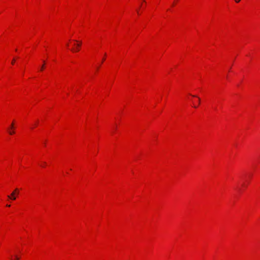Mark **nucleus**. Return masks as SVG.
<instances>
[{"mask_svg": "<svg viewBox=\"0 0 260 260\" xmlns=\"http://www.w3.org/2000/svg\"><path fill=\"white\" fill-rule=\"evenodd\" d=\"M19 257L17 255H15L16 260H19Z\"/></svg>", "mask_w": 260, "mask_h": 260, "instance_id": "obj_5", "label": "nucleus"}, {"mask_svg": "<svg viewBox=\"0 0 260 260\" xmlns=\"http://www.w3.org/2000/svg\"><path fill=\"white\" fill-rule=\"evenodd\" d=\"M15 193H18V189L17 188L15 189V190L11 193L10 196H8V198L13 200H16V198L14 196V195H15Z\"/></svg>", "mask_w": 260, "mask_h": 260, "instance_id": "obj_1", "label": "nucleus"}, {"mask_svg": "<svg viewBox=\"0 0 260 260\" xmlns=\"http://www.w3.org/2000/svg\"><path fill=\"white\" fill-rule=\"evenodd\" d=\"M105 60L104 58H103V61Z\"/></svg>", "mask_w": 260, "mask_h": 260, "instance_id": "obj_15", "label": "nucleus"}, {"mask_svg": "<svg viewBox=\"0 0 260 260\" xmlns=\"http://www.w3.org/2000/svg\"><path fill=\"white\" fill-rule=\"evenodd\" d=\"M9 133L10 135H13L15 133V132L14 131H9Z\"/></svg>", "mask_w": 260, "mask_h": 260, "instance_id": "obj_3", "label": "nucleus"}, {"mask_svg": "<svg viewBox=\"0 0 260 260\" xmlns=\"http://www.w3.org/2000/svg\"><path fill=\"white\" fill-rule=\"evenodd\" d=\"M45 164V162H44V164H43V167H44Z\"/></svg>", "mask_w": 260, "mask_h": 260, "instance_id": "obj_12", "label": "nucleus"}, {"mask_svg": "<svg viewBox=\"0 0 260 260\" xmlns=\"http://www.w3.org/2000/svg\"><path fill=\"white\" fill-rule=\"evenodd\" d=\"M192 96H193V97H197V98H198V100H199L198 102H199V103L200 102L201 100H200V98L198 97V96H196V95H192Z\"/></svg>", "mask_w": 260, "mask_h": 260, "instance_id": "obj_4", "label": "nucleus"}, {"mask_svg": "<svg viewBox=\"0 0 260 260\" xmlns=\"http://www.w3.org/2000/svg\"><path fill=\"white\" fill-rule=\"evenodd\" d=\"M45 164V162H44V164H43V167H44Z\"/></svg>", "mask_w": 260, "mask_h": 260, "instance_id": "obj_10", "label": "nucleus"}, {"mask_svg": "<svg viewBox=\"0 0 260 260\" xmlns=\"http://www.w3.org/2000/svg\"><path fill=\"white\" fill-rule=\"evenodd\" d=\"M11 260H13V259H11Z\"/></svg>", "mask_w": 260, "mask_h": 260, "instance_id": "obj_17", "label": "nucleus"}, {"mask_svg": "<svg viewBox=\"0 0 260 260\" xmlns=\"http://www.w3.org/2000/svg\"><path fill=\"white\" fill-rule=\"evenodd\" d=\"M193 107H194V108H197V105L193 106Z\"/></svg>", "mask_w": 260, "mask_h": 260, "instance_id": "obj_13", "label": "nucleus"}, {"mask_svg": "<svg viewBox=\"0 0 260 260\" xmlns=\"http://www.w3.org/2000/svg\"><path fill=\"white\" fill-rule=\"evenodd\" d=\"M81 42H80L79 44H77L76 45L77 48L76 49H72V51H73V52H74V51H79V47H80L81 46Z\"/></svg>", "mask_w": 260, "mask_h": 260, "instance_id": "obj_2", "label": "nucleus"}, {"mask_svg": "<svg viewBox=\"0 0 260 260\" xmlns=\"http://www.w3.org/2000/svg\"><path fill=\"white\" fill-rule=\"evenodd\" d=\"M236 3H239L241 0H235Z\"/></svg>", "mask_w": 260, "mask_h": 260, "instance_id": "obj_9", "label": "nucleus"}, {"mask_svg": "<svg viewBox=\"0 0 260 260\" xmlns=\"http://www.w3.org/2000/svg\"><path fill=\"white\" fill-rule=\"evenodd\" d=\"M45 164V162H44V164H43V167H44Z\"/></svg>", "mask_w": 260, "mask_h": 260, "instance_id": "obj_11", "label": "nucleus"}, {"mask_svg": "<svg viewBox=\"0 0 260 260\" xmlns=\"http://www.w3.org/2000/svg\"><path fill=\"white\" fill-rule=\"evenodd\" d=\"M7 207H10V205H7Z\"/></svg>", "mask_w": 260, "mask_h": 260, "instance_id": "obj_14", "label": "nucleus"}, {"mask_svg": "<svg viewBox=\"0 0 260 260\" xmlns=\"http://www.w3.org/2000/svg\"><path fill=\"white\" fill-rule=\"evenodd\" d=\"M44 64H43V65L42 66V67H41V71H43V70H44Z\"/></svg>", "mask_w": 260, "mask_h": 260, "instance_id": "obj_6", "label": "nucleus"}, {"mask_svg": "<svg viewBox=\"0 0 260 260\" xmlns=\"http://www.w3.org/2000/svg\"><path fill=\"white\" fill-rule=\"evenodd\" d=\"M15 60L14 59L12 61V64H13L15 62Z\"/></svg>", "mask_w": 260, "mask_h": 260, "instance_id": "obj_8", "label": "nucleus"}, {"mask_svg": "<svg viewBox=\"0 0 260 260\" xmlns=\"http://www.w3.org/2000/svg\"><path fill=\"white\" fill-rule=\"evenodd\" d=\"M105 60L104 58H103V61Z\"/></svg>", "mask_w": 260, "mask_h": 260, "instance_id": "obj_16", "label": "nucleus"}, {"mask_svg": "<svg viewBox=\"0 0 260 260\" xmlns=\"http://www.w3.org/2000/svg\"><path fill=\"white\" fill-rule=\"evenodd\" d=\"M14 128V124H13V123H12L11 125V128Z\"/></svg>", "mask_w": 260, "mask_h": 260, "instance_id": "obj_7", "label": "nucleus"}]
</instances>
